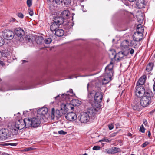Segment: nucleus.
I'll list each match as a JSON object with an SVG mask.
<instances>
[{"instance_id": "1", "label": "nucleus", "mask_w": 155, "mask_h": 155, "mask_svg": "<svg viewBox=\"0 0 155 155\" xmlns=\"http://www.w3.org/2000/svg\"><path fill=\"white\" fill-rule=\"evenodd\" d=\"M141 97L140 102V105L143 107L149 105L154 99V94L152 91L147 92Z\"/></svg>"}, {"instance_id": "2", "label": "nucleus", "mask_w": 155, "mask_h": 155, "mask_svg": "<svg viewBox=\"0 0 155 155\" xmlns=\"http://www.w3.org/2000/svg\"><path fill=\"white\" fill-rule=\"evenodd\" d=\"M74 95V94L73 93V90L72 89H70L69 91H67L66 94H63L61 95L62 98L65 99L67 101H71V104L73 106H79L81 103V101L78 99H73L71 100V97Z\"/></svg>"}, {"instance_id": "3", "label": "nucleus", "mask_w": 155, "mask_h": 155, "mask_svg": "<svg viewBox=\"0 0 155 155\" xmlns=\"http://www.w3.org/2000/svg\"><path fill=\"white\" fill-rule=\"evenodd\" d=\"M64 22V19L61 17H55L50 26V30L52 31H55L59 28L60 25Z\"/></svg>"}, {"instance_id": "4", "label": "nucleus", "mask_w": 155, "mask_h": 155, "mask_svg": "<svg viewBox=\"0 0 155 155\" xmlns=\"http://www.w3.org/2000/svg\"><path fill=\"white\" fill-rule=\"evenodd\" d=\"M23 120H20L13 125L12 129V134L13 135H16L18 132V130H21L25 127L24 123L22 122Z\"/></svg>"}, {"instance_id": "5", "label": "nucleus", "mask_w": 155, "mask_h": 155, "mask_svg": "<svg viewBox=\"0 0 155 155\" xmlns=\"http://www.w3.org/2000/svg\"><path fill=\"white\" fill-rule=\"evenodd\" d=\"M143 28L141 27V24L138 25L137 27V32L134 33L133 35L134 40L139 41L143 38V35L142 33Z\"/></svg>"}, {"instance_id": "6", "label": "nucleus", "mask_w": 155, "mask_h": 155, "mask_svg": "<svg viewBox=\"0 0 155 155\" xmlns=\"http://www.w3.org/2000/svg\"><path fill=\"white\" fill-rule=\"evenodd\" d=\"M11 132H9L8 129H2L0 130V140H5L7 138H10L14 135L11 134Z\"/></svg>"}, {"instance_id": "7", "label": "nucleus", "mask_w": 155, "mask_h": 155, "mask_svg": "<svg viewBox=\"0 0 155 155\" xmlns=\"http://www.w3.org/2000/svg\"><path fill=\"white\" fill-rule=\"evenodd\" d=\"M135 93L137 97H140L144 96L147 92L151 91H146L144 87L142 85H136L135 88Z\"/></svg>"}, {"instance_id": "8", "label": "nucleus", "mask_w": 155, "mask_h": 155, "mask_svg": "<svg viewBox=\"0 0 155 155\" xmlns=\"http://www.w3.org/2000/svg\"><path fill=\"white\" fill-rule=\"evenodd\" d=\"M15 32L18 38H19V40L22 41L23 40V36L25 34L24 30L22 28H18L15 29Z\"/></svg>"}, {"instance_id": "9", "label": "nucleus", "mask_w": 155, "mask_h": 155, "mask_svg": "<svg viewBox=\"0 0 155 155\" xmlns=\"http://www.w3.org/2000/svg\"><path fill=\"white\" fill-rule=\"evenodd\" d=\"M41 118L40 116L38 115L32 118L31 119L32 127H38L41 123Z\"/></svg>"}, {"instance_id": "10", "label": "nucleus", "mask_w": 155, "mask_h": 155, "mask_svg": "<svg viewBox=\"0 0 155 155\" xmlns=\"http://www.w3.org/2000/svg\"><path fill=\"white\" fill-rule=\"evenodd\" d=\"M2 36L5 39L7 40H11L14 37V33L11 30L4 31L3 32Z\"/></svg>"}, {"instance_id": "11", "label": "nucleus", "mask_w": 155, "mask_h": 155, "mask_svg": "<svg viewBox=\"0 0 155 155\" xmlns=\"http://www.w3.org/2000/svg\"><path fill=\"white\" fill-rule=\"evenodd\" d=\"M59 110H56L55 112V109L54 108H52L51 110V119H54V117H56L57 118H58L62 116L61 111Z\"/></svg>"}, {"instance_id": "12", "label": "nucleus", "mask_w": 155, "mask_h": 155, "mask_svg": "<svg viewBox=\"0 0 155 155\" xmlns=\"http://www.w3.org/2000/svg\"><path fill=\"white\" fill-rule=\"evenodd\" d=\"M79 121L82 123L87 122L91 118L87 113H84L79 117Z\"/></svg>"}, {"instance_id": "13", "label": "nucleus", "mask_w": 155, "mask_h": 155, "mask_svg": "<svg viewBox=\"0 0 155 155\" xmlns=\"http://www.w3.org/2000/svg\"><path fill=\"white\" fill-rule=\"evenodd\" d=\"M77 116L76 114L73 112L68 113L65 115V118L68 120L73 121L77 118Z\"/></svg>"}, {"instance_id": "14", "label": "nucleus", "mask_w": 155, "mask_h": 155, "mask_svg": "<svg viewBox=\"0 0 155 155\" xmlns=\"http://www.w3.org/2000/svg\"><path fill=\"white\" fill-rule=\"evenodd\" d=\"M138 98H135L131 104V106L134 110L139 109L140 107V104Z\"/></svg>"}, {"instance_id": "15", "label": "nucleus", "mask_w": 155, "mask_h": 155, "mask_svg": "<svg viewBox=\"0 0 155 155\" xmlns=\"http://www.w3.org/2000/svg\"><path fill=\"white\" fill-rule=\"evenodd\" d=\"M113 64L112 62H111L110 64L107 65L105 68V72L107 74H110L111 75H113Z\"/></svg>"}, {"instance_id": "16", "label": "nucleus", "mask_w": 155, "mask_h": 155, "mask_svg": "<svg viewBox=\"0 0 155 155\" xmlns=\"http://www.w3.org/2000/svg\"><path fill=\"white\" fill-rule=\"evenodd\" d=\"M129 42L127 40L123 41L121 43L120 46L122 51H127L129 53Z\"/></svg>"}, {"instance_id": "17", "label": "nucleus", "mask_w": 155, "mask_h": 155, "mask_svg": "<svg viewBox=\"0 0 155 155\" xmlns=\"http://www.w3.org/2000/svg\"><path fill=\"white\" fill-rule=\"evenodd\" d=\"M103 93L101 92H97L94 96V99L95 102L97 103H101L103 98Z\"/></svg>"}, {"instance_id": "18", "label": "nucleus", "mask_w": 155, "mask_h": 155, "mask_svg": "<svg viewBox=\"0 0 155 155\" xmlns=\"http://www.w3.org/2000/svg\"><path fill=\"white\" fill-rule=\"evenodd\" d=\"M129 53L127 51H122L119 52L117 54V58L118 60H121L123 58L124 56H127Z\"/></svg>"}, {"instance_id": "19", "label": "nucleus", "mask_w": 155, "mask_h": 155, "mask_svg": "<svg viewBox=\"0 0 155 155\" xmlns=\"http://www.w3.org/2000/svg\"><path fill=\"white\" fill-rule=\"evenodd\" d=\"M96 112V110L95 108L91 107L88 109L87 113L91 119H93Z\"/></svg>"}, {"instance_id": "20", "label": "nucleus", "mask_w": 155, "mask_h": 155, "mask_svg": "<svg viewBox=\"0 0 155 155\" xmlns=\"http://www.w3.org/2000/svg\"><path fill=\"white\" fill-rule=\"evenodd\" d=\"M113 75L110 76V74H107L105 73L104 74V78L102 80V83L103 84H106L111 80V77Z\"/></svg>"}, {"instance_id": "21", "label": "nucleus", "mask_w": 155, "mask_h": 155, "mask_svg": "<svg viewBox=\"0 0 155 155\" xmlns=\"http://www.w3.org/2000/svg\"><path fill=\"white\" fill-rule=\"evenodd\" d=\"M47 112L48 109L47 108H41L38 111V116H40V117L42 118L43 116L46 114Z\"/></svg>"}, {"instance_id": "22", "label": "nucleus", "mask_w": 155, "mask_h": 155, "mask_svg": "<svg viewBox=\"0 0 155 155\" xmlns=\"http://www.w3.org/2000/svg\"><path fill=\"white\" fill-rule=\"evenodd\" d=\"M22 122L24 123L25 126L26 128L32 126L31 120L29 118H25L22 121Z\"/></svg>"}, {"instance_id": "23", "label": "nucleus", "mask_w": 155, "mask_h": 155, "mask_svg": "<svg viewBox=\"0 0 155 155\" xmlns=\"http://www.w3.org/2000/svg\"><path fill=\"white\" fill-rule=\"evenodd\" d=\"M146 79V77L145 75H143L139 79L138 81L137 85H142L144 84Z\"/></svg>"}, {"instance_id": "24", "label": "nucleus", "mask_w": 155, "mask_h": 155, "mask_svg": "<svg viewBox=\"0 0 155 155\" xmlns=\"http://www.w3.org/2000/svg\"><path fill=\"white\" fill-rule=\"evenodd\" d=\"M144 4V0H137L136 1V5L139 8H141L143 7Z\"/></svg>"}, {"instance_id": "25", "label": "nucleus", "mask_w": 155, "mask_h": 155, "mask_svg": "<svg viewBox=\"0 0 155 155\" xmlns=\"http://www.w3.org/2000/svg\"><path fill=\"white\" fill-rule=\"evenodd\" d=\"M64 34V31L61 29L59 28L55 31V34L56 36L58 37H61Z\"/></svg>"}, {"instance_id": "26", "label": "nucleus", "mask_w": 155, "mask_h": 155, "mask_svg": "<svg viewBox=\"0 0 155 155\" xmlns=\"http://www.w3.org/2000/svg\"><path fill=\"white\" fill-rule=\"evenodd\" d=\"M110 58L112 59H114L116 57L117 54L114 50H110L109 53Z\"/></svg>"}, {"instance_id": "27", "label": "nucleus", "mask_w": 155, "mask_h": 155, "mask_svg": "<svg viewBox=\"0 0 155 155\" xmlns=\"http://www.w3.org/2000/svg\"><path fill=\"white\" fill-rule=\"evenodd\" d=\"M69 12L68 10H65L63 11L61 14V16L60 17H62L64 19V18L68 17L69 15Z\"/></svg>"}, {"instance_id": "28", "label": "nucleus", "mask_w": 155, "mask_h": 155, "mask_svg": "<svg viewBox=\"0 0 155 155\" xmlns=\"http://www.w3.org/2000/svg\"><path fill=\"white\" fill-rule=\"evenodd\" d=\"M153 65V64L152 63H149L147 66L146 70L149 72L152 70Z\"/></svg>"}, {"instance_id": "29", "label": "nucleus", "mask_w": 155, "mask_h": 155, "mask_svg": "<svg viewBox=\"0 0 155 155\" xmlns=\"http://www.w3.org/2000/svg\"><path fill=\"white\" fill-rule=\"evenodd\" d=\"M112 154H114L118 152H120L121 151V149L116 147H114L111 148Z\"/></svg>"}, {"instance_id": "30", "label": "nucleus", "mask_w": 155, "mask_h": 155, "mask_svg": "<svg viewBox=\"0 0 155 155\" xmlns=\"http://www.w3.org/2000/svg\"><path fill=\"white\" fill-rule=\"evenodd\" d=\"M43 38L42 36H38L36 38V43L38 44H40L42 43Z\"/></svg>"}, {"instance_id": "31", "label": "nucleus", "mask_w": 155, "mask_h": 155, "mask_svg": "<svg viewBox=\"0 0 155 155\" xmlns=\"http://www.w3.org/2000/svg\"><path fill=\"white\" fill-rule=\"evenodd\" d=\"M71 2V0H63V3L66 6H68L70 5Z\"/></svg>"}, {"instance_id": "32", "label": "nucleus", "mask_w": 155, "mask_h": 155, "mask_svg": "<svg viewBox=\"0 0 155 155\" xmlns=\"http://www.w3.org/2000/svg\"><path fill=\"white\" fill-rule=\"evenodd\" d=\"M137 18L138 21L140 23H142L143 19V17L142 14L141 15H137Z\"/></svg>"}, {"instance_id": "33", "label": "nucleus", "mask_w": 155, "mask_h": 155, "mask_svg": "<svg viewBox=\"0 0 155 155\" xmlns=\"http://www.w3.org/2000/svg\"><path fill=\"white\" fill-rule=\"evenodd\" d=\"M104 142L107 143H109L111 142V140H109L108 139H107L105 137H104L101 140H99V142Z\"/></svg>"}, {"instance_id": "34", "label": "nucleus", "mask_w": 155, "mask_h": 155, "mask_svg": "<svg viewBox=\"0 0 155 155\" xmlns=\"http://www.w3.org/2000/svg\"><path fill=\"white\" fill-rule=\"evenodd\" d=\"M45 42L46 44L50 43L52 41V39L51 38H47L45 40Z\"/></svg>"}, {"instance_id": "35", "label": "nucleus", "mask_w": 155, "mask_h": 155, "mask_svg": "<svg viewBox=\"0 0 155 155\" xmlns=\"http://www.w3.org/2000/svg\"><path fill=\"white\" fill-rule=\"evenodd\" d=\"M74 25V23H72H72L71 22H69L67 24L66 26L68 28H71Z\"/></svg>"}, {"instance_id": "36", "label": "nucleus", "mask_w": 155, "mask_h": 155, "mask_svg": "<svg viewBox=\"0 0 155 155\" xmlns=\"http://www.w3.org/2000/svg\"><path fill=\"white\" fill-rule=\"evenodd\" d=\"M27 4L28 6V7H31L32 5V0H27Z\"/></svg>"}, {"instance_id": "37", "label": "nucleus", "mask_w": 155, "mask_h": 155, "mask_svg": "<svg viewBox=\"0 0 155 155\" xmlns=\"http://www.w3.org/2000/svg\"><path fill=\"white\" fill-rule=\"evenodd\" d=\"M140 131L143 133H144L145 132V128L143 124L141 125L140 126Z\"/></svg>"}, {"instance_id": "38", "label": "nucleus", "mask_w": 155, "mask_h": 155, "mask_svg": "<svg viewBox=\"0 0 155 155\" xmlns=\"http://www.w3.org/2000/svg\"><path fill=\"white\" fill-rule=\"evenodd\" d=\"M55 3L57 5L62 4L63 3V0H54Z\"/></svg>"}, {"instance_id": "39", "label": "nucleus", "mask_w": 155, "mask_h": 155, "mask_svg": "<svg viewBox=\"0 0 155 155\" xmlns=\"http://www.w3.org/2000/svg\"><path fill=\"white\" fill-rule=\"evenodd\" d=\"M105 152L107 153L112 154L111 148L106 149Z\"/></svg>"}, {"instance_id": "40", "label": "nucleus", "mask_w": 155, "mask_h": 155, "mask_svg": "<svg viewBox=\"0 0 155 155\" xmlns=\"http://www.w3.org/2000/svg\"><path fill=\"white\" fill-rule=\"evenodd\" d=\"M58 133L59 134L61 135H65L67 134V132L64 131L63 130H61L60 131H59L58 132Z\"/></svg>"}, {"instance_id": "41", "label": "nucleus", "mask_w": 155, "mask_h": 155, "mask_svg": "<svg viewBox=\"0 0 155 155\" xmlns=\"http://www.w3.org/2000/svg\"><path fill=\"white\" fill-rule=\"evenodd\" d=\"M4 43V39L2 37H0V46H2Z\"/></svg>"}, {"instance_id": "42", "label": "nucleus", "mask_w": 155, "mask_h": 155, "mask_svg": "<svg viewBox=\"0 0 155 155\" xmlns=\"http://www.w3.org/2000/svg\"><path fill=\"white\" fill-rule=\"evenodd\" d=\"M100 147L98 146H95L93 148V150H99L100 149Z\"/></svg>"}, {"instance_id": "43", "label": "nucleus", "mask_w": 155, "mask_h": 155, "mask_svg": "<svg viewBox=\"0 0 155 155\" xmlns=\"http://www.w3.org/2000/svg\"><path fill=\"white\" fill-rule=\"evenodd\" d=\"M149 143V142L146 141L142 145L141 147H144L147 145Z\"/></svg>"}, {"instance_id": "44", "label": "nucleus", "mask_w": 155, "mask_h": 155, "mask_svg": "<svg viewBox=\"0 0 155 155\" xmlns=\"http://www.w3.org/2000/svg\"><path fill=\"white\" fill-rule=\"evenodd\" d=\"M17 16L21 18H23L24 17V15L21 13H18L17 14Z\"/></svg>"}, {"instance_id": "45", "label": "nucleus", "mask_w": 155, "mask_h": 155, "mask_svg": "<svg viewBox=\"0 0 155 155\" xmlns=\"http://www.w3.org/2000/svg\"><path fill=\"white\" fill-rule=\"evenodd\" d=\"M117 133H118V132H114V133L111 134L109 135V137H113L115 136L117 134Z\"/></svg>"}, {"instance_id": "46", "label": "nucleus", "mask_w": 155, "mask_h": 155, "mask_svg": "<svg viewBox=\"0 0 155 155\" xmlns=\"http://www.w3.org/2000/svg\"><path fill=\"white\" fill-rule=\"evenodd\" d=\"M28 11L29 15L31 16H32L33 15V12L32 10L30 9H29Z\"/></svg>"}, {"instance_id": "47", "label": "nucleus", "mask_w": 155, "mask_h": 155, "mask_svg": "<svg viewBox=\"0 0 155 155\" xmlns=\"http://www.w3.org/2000/svg\"><path fill=\"white\" fill-rule=\"evenodd\" d=\"M135 41L134 40L131 41L130 42V46H133L135 44Z\"/></svg>"}, {"instance_id": "48", "label": "nucleus", "mask_w": 155, "mask_h": 155, "mask_svg": "<svg viewBox=\"0 0 155 155\" xmlns=\"http://www.w3.org/2000/svg\"><path fill=\"white\" fill-rule=\"evenodd\" d=\"M108 127H109V129L110 130H111L113 128L114 126L113 124H112L111 125H109Z\"/></svg>"}, {"instance_id": "49", "label": "nucleus", "mask_w": 155, "mask_h": 155, "mask_svg": "<svg viewBox=\"0 0 155 155\" xmlns=\"http://www.w3.org/2000/svg\"><path fill=\"white\" fill-rule=\"evenodd\" d=\"M134 52V50L133 49H131L130 50L129 49V53L131 54H132Z\"/></svg>"}, {"instance_id": "50", "label": "nucleus", "mask_w": 155, "mask_h": 155, "mask_svg": "<svg viewBox=\"0 0 155 155\" xmlns=\"http://www.w3.org/2000/svg\"><path fill=\"white\" fill-rule=\"evenodd\" d=\"M143 124L144 125H146L147 124V122L146 119L143 120Z\"/></svg>"}, {"instance_id": "51", "label": "nucleus", "mask_w": 155, "mask_h": 155, "mask_svg": "<svg viewBox=\"0 0 155 155\" xmlns=\"http://www.w3.org/2000/svg\"><path fill=\"white\" fill-rule=\"evenodd\" d=\"M153 89L154 94H155V82H154L153 85Z\"/></svg>"}, {"instance_id": "52", "label": "nucleus", "mask_w": 155, "mask_h": 155, "mask_svg": "<svg viewBox=\"0 0 155 155\" xmlns=\"http://www.w3.org/2000/svg\"><path fill=\"white\" fill-rule=\"evenodd\" d=\"M9 145L13 146H15L16 145V143H9Z\"/></svg>"}, {"instance_id": "53", "label": "nucleus", "mask_w": 155, "mask_h": 155, "mask_svg": "<svg viewBox=\"0 0 155 155\" xmlns=\"http://www.w3.org/2000/svg\"><path fill=\"white\" fill-rule=\"evenodd\" d=\"M28 112V111H24L23 113V114L26 116L27 115V114H26V113Z\"/></svg>"}, {"instance_id": "54", "label": "nucleus", "mask_w": 155, "mask_h": 155, "mask_svg": "<svg viewBox=\"0 0 155 155\" xmlns=\"http://www.w3.org/2000/svg\"><path fill=\"white\" fill-rule=\"evenodd\" d=\"M117 141L120 143L122 144V141L121 140H117Z\"/></svg>"}, {"instance_id": "55", "label": "nucleus", "mask_w": 155, "mask_h": 155, "mask_svg": "<svg viewBox=\"0 0 155 155\" xmlns=\"http://www.w3.org/2000/svg\"><path fill=\"white\" fill-rule=\"evenodd\" d=\"M151 135V133L150 131H149L148 132V137H150Z\"/></svg>"}, {"instance_id": "56", "label": "nucleus", "mask_w": 155, "mask_h": 155, "mask_svg": "<svg viewBox=\"0 0 155 155\" xmlns=\"http://www.w3.org/2000/svg\"><path fill=\"white\" fill-rule=\"evenodd\" d=\"M31 150V148H27L26 149V151H29L30 150Z\"/></svg>"}, {"instance_id": "57", "label": "nucleus", "mask_w": 155, "mask_h": 155, "mask_svg": "<svg viewBox=\"0 0 155 155\" xmlns=\"http://www.w3.org/2000/svg\"><path fill=\"white\" fill-rule=\"evenodd\" d=\"M116 126L117 127H118L120 126L119 124V123H117L115 124Z\"/></svg>"}, {"instance_id": "58", "label": "nucleus", "mask_w": 155, "mask_h": 155, "mask_svg": "<svg viewBox=\"0 0 155 155\" xmlns=\"http://www.w3.org/2000/svg\"><path fill=\"white\" fill-rule=\"evenodd\" d=\"M2 57V54L1 52L0 51V59Z\"/></svg>"}, {"instance_id": "59", "label": "nucleus", "mask_w": 155, "mask_h": 155, "mask_svg": "<svg viewBox=\"0 0 155 155\" xmlns=\"http://www.w3.org/2000/svg\"><path fill=\"white\" fill-rule=\"evenodd\" d=\"M129 1V2H133L134 1H135L136 0H128Z\"/></svg>"}, {"instance_id": "60", "label": "nucleus", "mask_w": 155, "mask_h": 155, "mask_svg": "<svg viewBox=\"0 0 155 155\" xmlns=\"http://www.w3.org/2000/svg\"><path fill=\"white\" fill-rule=\"evenodd\" d=\"M60 97V94L59 95H58L56 97H55V99H56V98H57L58 97Z\"/></svg>"}, {"instance_id": "61", "label": "nucleus", "mask_w": 155, "mask_h": 155, "mask_svg": "<svg viewBox=\"0 0 155 155\" xmlns=\"http://www.w3.org/2000/svg\"><path fill=\"white\" fill-rule=\"evenodd\" d=\"M0 64L3 65V62L2 61H0Z\"/></svg>"}, {"instance_id": "62", "label": "nucleus", "mask_w": 155, "mask_h": 155, "mask_svg": "<svg viewBox=\"0 0 155 155\" xmlns=\"http://www.w3.org/2000/svg\"><path fill=\"white\" fill-rule=\"evenodd\" d=\"M22 61L23 62V63H24L25 62H27V61H25V60H22Z\"/></svg>"}, {"instance_id": "63", "label": "nucleus", "mask_w": 155, "mask_h": 155, "mask_svg": "<svg viewBox=\"0 0 155 155\" xmlns=\"http://www.w3.org/2000/svg\"><path fill=\"white\" fill-rule=\"evenodd\" d=\"M9 155L7 153H4L3 154H2V155Z\"/></svg>"}, {"instance_id": "64", "label": "nucleus", "mask_w": 155, "mask_h": 155, "mask_svg": "<svg viewBox=\"0 0 155 155\" xmlns=\"http://www.w3.org/2000/svg\"><path fill=\"white\" fill-rule=\"evenodd\" d=\"M54 0H47L48 1H49L50 2H52Z\"/></svg>"}]
</instances>
